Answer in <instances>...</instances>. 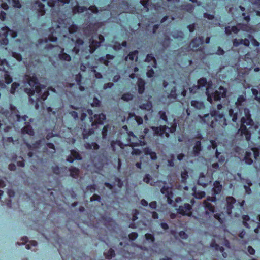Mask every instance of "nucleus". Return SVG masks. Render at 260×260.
<instances>
[{"mask_svg":"<svg viewBox=\"0 0 260 260\" xmlns=\"http://www.w3.org/2000/svg\"><path fill=\"white\" fill-rule=\"evenodd\" d=\"M25 79L29 86L31 87V88H25V92L30 97L33 96L35 92L38 95V98H37V102L35 105L36 108L38 109L39 108L38 102L46 100L49 95V92L48 90H46L40 96L42 89L45 88V86L40 84L35 74H33L32 76L26 74Z\"/></svg>","mask_w":260,"mask_h":260,"instance_id":"f257e3e1","label":"nucleus"},{"mask_svg":"<svg viewBox=\"0 0 260 260\" xmlns=\"http://www.w3.org/2000/svg\"><path fill=\"white\" fill-rule=\"evenodd\" d=\"M222 104L217 105V110H211L210 113L205 115L202 119L203 122L207 125L213 128H219L221 126L226 125V120L223 113L219 110L222 108Z\"/></svg>","mask_w":260,"mask_h":260,"instance_id":"f03ea898","label":"nucleus"},{"mask_svg":"<svg viewBox=\"0 0 260 260\" xmlns=\"http://www.w3.org/2000/svg\"><path fill=\"white\" fill-rule=\"evenodd\" d=\"M244 112L245 117H242L241 119V126L238 133L242 138L249 141L251 137V134L249 130L254 124V122L251 118V115L249 109L246 107H243L239 112Z\"/></svg>","mask_w":260,"mask_h":260,"instance_id":"7ed1b4c3","label":"nucleus"},{"mask_svg":"<svg viewBox=\"0 0 260 260\" xmlns=\"http://www.w3.org/2000/svg\"><path fill=\"white\" fill-rule=\"evenodd\" d=\"M87 113L89 115V123L92 126L98 124H102L106 120V115L103 113L94 114L93 116V111L91 109H88Z\"/></svg>","mask_w":260,"mask_h":260,"instance_id":"20e7f679","label":"nucleus"},{"mask_svg":"<svg viewBox=\"0 0 260 260\" xmlns=\"http://www.w3.org/2000/svg\"><path fill=\"white\" fill-rule=\"evenodd\" d=\"M145 136L142 135L140 136V139H138L133 132H131L128 133V143L129 145L134 147L138 146H144L146 142L144 140Z\"/></svg>","mask_w":260,"mask_h":260,"instance_id":"39448f33","label":"nucleus"},{"mask_svg":"<svg viewBox=\"0 0 260 260\" xmlns=\"http://www.w3.org/2000/svg\"><path fill=\"white\" fill-rule=\"evenodd\" d=\"M192 205L188 203H184L183 205L179 206L178 208H176L177 212L179 214L188 217H191L192 215Z\"/></svg>","mask_w":260,"mask_h":260,"instance_id":"423d86ee","label":"nucleus"},{"mask_svg":"<svg viewBox=\"0 0 260 260\" xmlns=\"http://www.w3.org/2000/svg\"><path fill=\"white\" fill-rule=\"evenodd\" d=\"M150 128L153 131L154 136H163L164 135H165L167 137L169 136V133L166 132L169 128L166 125H160L158 127L153 126L150 127Z\"/></svg>","mask_w":260,"mask_h":260,"instance_id":"0eeeda50","label":"nucleus"},{"mask_svg":"<svg viewBox=\"0 0 260 260\" xmlns=\"http://www.w3.org/2000/svg\"><path fill=\"white\" fill-rule=\"evenodd\" d=\"M162 194H165L167 198V202L169 204L172 205L173 203L172 198L173 193L171 188L168 186H164L160 189Z\"/></svg>","mask_w":260,"mask_h":260,"instance_id":"6e6552de","label":"nucleus"},{"mask_svg":"<svg viewBox=\"0 0 260 260\" xmlns=\"http://www.w3.org/2000/svg\"><path fill=\"white\" fill-rule=\"evenodd\" d=\"M212 180V177L206 176L203 173H201L198 180V184L203 187H206L211 182Z\"/></svg>","mask_w":260,"mask_h":260,"instance_id":"1a4fd4ad","label":"nucleus"},{"mask_svg":"<svg viewBox=\"0 0 260 260\" xmlns=\"http://www.w3.org/2000/svg\"><path fill=\"white\" fill-rule=\"evenodd\" d=\"M226 204L225 208L226 212L228 215L231 214L234 205L236 203L235 199L233 197H228L226 199Z\"/></svg>","mask_w":260,"mask_h":260,"instance_id":"9d476101","label":"nucleus"},{"mask_svg":"<svg viewBox=\"0 0 260 260\" xmlns=\"http://www.w3.org/2000/svg\"><path fill=\"white\" fill-rule=\"evenodd\" d=\"M226 89L222 86H220L218 90H216L213 94V99L214 101H219L221 98H224L226 95Z\"/></svg>","mask_w":260,"mask_h":260,"instance_id":"9b49d317","label":"nucleus"},{"mask_svg":"<svg viewBox=\"0 0 260 260\" xmlns=\"http://www.w3.org/2000/svg\"><path fill=\"white\" fill-rule=\"evenodd\" d=\"M2 31L0 37H8L10 36L12 38H15L17 36L16 31L10 29L8 26H4L1 28Z\"/></svg>","mask_w":260,"mask_h":260,"instance_id":"f8f14e48","label":"nucleus"},{"mask_svg":"<svg viewBox=\"0 0 260 260\" xmlns=\"http://www.w3.org/2000/svg\"><path fill=\"white\" fill-rule=\"evenodd\" d=\"M49 31L50 34L48 35V38H45L44 39H41L39 40V43H47L48 41L52 42H55L57 41V38L56 36L53 35V34L55 31V29L54 28L51 27L49 28Z\"/></svg>","mask_w":260,"mask_h":260,"instance_id":"ddd939ff","label":"nucleus"},{"mask_svg":"<svg viewBox=\"0 0 260 260\" xmlns=\"http://www.w3.org/2000/svg\"><path fill=\"white\" fill-rule=\"evenodd\" d=\"M204 42L203 37H198L193 38L190 42V46L192 48L197 49L200 45L203 44Z\"/></svg>","mask_w":260,"mask_h":260,"instance_id":"4468645a","label":"nucleus"},{"mask_svg":"<svg viewBox=\"0 0 260 260\" xmlns=\"http://www.w3.org/2000/svg\"><path fill=\"white\" fill-rule=\"evenodd\" d=\"M204 207L206 210L205 212L206 215H209L211 213L215 212V208L214 206L208 201H204Z\"/></svg>","mask_w":260,"mask_h":260,"instance_id":"2eb2a0df","label":"nucleus"},{"mask_svg":"<svg viewBox=\"0 0 260 260\" xmlns=\"http://www.w3.org/2000/svg\"><path fill=\"white\" fill-rule=\"evenodd\" d=\"M57 46L58 47V49L60 50V53L58 55L59 58L61 60L70 61L71 60V57L69 54L64 52V49L59 46Z\"/></svg>","mask_w":260,"mask_h":260,"instance_id":"dca6fc26","label":"nucleus"},{"mask_svg":"<svg viewBox=\"0 0 260 260\" xmlns=\"http://www.w3.org/2000/svg\"><path fill=\"white\" fill-rule=\"evenodd\" d=\"M89 51L90 53H93L101 45L100 42L94 40L92 38L89 40Z\"/></svg>","mask_w":260,"mask_h":260,"instance_id":"f3484780","label":"nucleus"},{"mask_svg":"<svg viewBox=\"0 0 260 260\" xmlns=\"http://www.w3.org/2000/svg\"><path fill=\"white\" fill-rule=\"evenodd\" d=\"M145 84L146 83L144 80L141 78H138L137 85L138 86V92L139 94H142L144 92Z\"/></svg>","mask_w":260,"mask_h":260,"instance_id":"a211bd4d","label":"nucleus"},{"mask_svg":"<svg viewBox=\"0 0 260 260\" xmlns=\"http://www.w3.org/2000/svg\"><path fill=\"white\" fill-rule=\"evenodd\" d=\"M222 186L220 182L216 180L213 183V187L212 188V191L214 195L219 194L222 190Z\"/></svg>","mask_w":260,"mask_h":260,"instance_id":"6ab92c4d","label":"nucleus"},{"mask_svg":"<svg viewBox=\"0 0 260 260\" xmlns=\"http://www.w3.org/2000/svg\"><path fill=\"white\" fill-rule=\"evenodd\" d=\"M35 5L37 8L38 14L39 16H43L45 13V5L41 2L37 1L35 3Z\"/></svg>","mask_w":260,"mask_h":260,"instance_id":"aec40b11","label":"nucleus"},{"mask_svg":"<svg viewBox=\"0 0 260 260\" xmlns=\"http://www.w3.org/2000/svg\"><path fill=\"white\" fill-rule=\"evenodd\" d=\"M246 101V98L243 95H239L237 100V101L235 102V105L236 107L240 111L243 107H244V103Z\"/></svg>","mask_w":260,"mask_h":260,"instance_id":"412c9836","label":"nucleus"},{"mask_svg":"<svg viewBox=\"0 0 260 260\" xmlns=\"http://www.w3.org/2000/svg\"><path fill=\"white\" fill-rule=\"evenodd\" d=\"M197 83L198 84L197 86L200 89L202 87H205L206 85H207L208 87H209L211 85L212 82L211 81L207 82L206 78L202 77L198 79Z\"/></svg>","mask_w":260,"mask_h":260,"instance_id":"4be33fe9","label":"nucleus"},{"mask_svg":"<svg viewBox=\"0 0 260 260\" xmlns=\"http://www.w3.org/2000/svg\"><path fill=\"white\" fill-rule=\"evenodd\" d=\"M21 133L22 134H28L30 136H34L35 135V132L30 124L23 127L21 129Z\"/></svg>","mask_w":260,"mask_h":260,"instance_id":"5701e85b","label":"nucleus"},{"mask_svg":"<svg viewBox=\"0 0 260 260\" xmlns=\"http://www.w3.org/2000/svg\"><path fill=\"white\" fill-rule=\"evenodd\" d=\"M95 24L89 23L87 26L83 28V32L86 36H90L94 31Z\"/></svg>","mask_w":260,"mask_h":260,"instance_id":"b1692460","label":"nucleus"},{"mask_svg":"<svg viewBox=\"0 0 260 260\" xmlns=\"http://www.w3.org/2000/svg\"><path fill=\"white\" fill-rule=\"evenodd\" d=\"M132 118L135 120L138 125L143 124V120L141 117L137 116L135 113H129L127 120H130Z\"/></svg>","mask_w":260,"mask_h":260,"instance_id":"393cba45","label":"nucleus"},{"mask_svg":"<svg viewBox=\"0 0 260 260\" xmlns=\"http://www.w3.org/2000/svg\"><path fill=\"white\" fill-rule=\"evenodd\" d=\"M145 61L147 62L153 61V63L152 64V67L155 68L157 67V60L152 54H147L146 56Z\"/></svg>","mask_w":260,"mask_h":260,"instance_id":"a878e982","label":"nucleus"},{"mask_svg":"<svg viewBox=\"0 0 260 260\" xmlns=\"http://www.w3.org/2000/svg\"><path fill=\"white\" fill-rule=\"evenodd\" d=\"M139 107L141 110L150 111L152 108V104L151 102L148 101L145 103L140 104Z\"/></svg>","mask_w":260,"mask_h":260,"instance_id":"bb28decb","label":"nucleus"},{"mask_svg":"<svg viewBox=\"0 0 260 260\" xmlns=\"http://www.w3.org/2000/svg\"><path fill=\"white\" fill-rule=\"evenodd\" d=\"M69 171L70 172V176L74 178H78L79 175L80 170L78 168L75 167H71L69 168Z\"/></svg>","mask_w":260,"mask_h":260,"instance_id":"cd10ccee","label":"nucleus"},{"mask_svg":"<svg viewBox=\"0 0 260 260\" xmlns=\"http://www.w3.org/2000/svg\"><path fill=\"white\" fill-rule=\"evenodd\" d=\"M190 104L192 107L198 110H201L204 107V104L203 102L201 101L192 100Z\"/></svg>","mask_w":260,"mask_h":260,"instance_id":"c85d7f7f","label":"nucleus"},{"mask_svg":"<svg viewBox=\"0 0 260 260\" xmlns=\"http://www.w3.org/2000/svg\"><path fill=\"white\" fill-rule=\"evenodd\" d=\"M202 150L201 142L200 141H197L195 142L194 147L193 148V153L195 155H198Z\"/></svg>","mask_w":260,"mask_h":260,"instance_id":"c756f323","label":"nucleus"},{"mask_svg":"<svg viewBox=\"0 0 260 260\" xmlns=\"http://www.w3.org/2000/svg\"><path fill=\"white\" fill-rule=\"evenodd\" d=\"M138 54V50H134L133 51L129 52L128 56L125 57V60L127 61V59L128 58L129 60H131V61H133L134 59H135V61H137Z\"/></svg>","mask_w":260,"mask_h":260,"instance_id":"7c9ffc66","label":"nucleus"},{"mask_svg":"<svg viewBox=\"0 0 260 260\" xmlns=\"http://www.w3.org/2000/svg\"><path fill=\"white\" fill-rule=\"evenodd\" d=\"M213 149H217V145L215 143L212 144ZM215 156L216 158L218 160V161L220 162H223L225 160V157L224 155H222L221 153L219 152L217 149L216 150L215 152Z\"/></svg>","mask_w":260,"mask_h":260,"instance_id":"2f4dec72","label":"nucleus"},{"mask_svg":"<svg viewBox=\"0 0 260 260\" xmlns=\"http://www.w3.org/2000/svg\"><path fill=\"white\" fill-rule=\"evenodd\" d=\"M84 146L88 150H98L100 148L99 145L95 142H92L91 143L86 142L84 144Z\"/></svg>","mask_w":260,"mask_h":260,"instance_id":"473e14b6","label":"nucleus"},{"mask_svg":"<svg viewBox=\"0 0 260 260\" xmlns=\"http://www.w3.org/2000/svg\"><path fill=\"white\" fill-rule=\"evenodd\" d=\"M251 155L250 152L246 151L245 153L244 160L247 165H251L253 162V159L251 158Z\"/></svg>","mask_w":260,"mask_h":260,"instance_id":"72a5a7b5","label":"nucleus"},{"mask_svg":"<svg viewBox=\"0 0 260 260\" xmlns=\"http://www.w3.org/2000/svg\"><path fill=\"white\" fill-rule=\"evenodd\" d=\"M194 9L193 5L190 3H187L181 6V9L189 13H192Z\"/></svg>","mask_w":260,"mask_h":260,"instance_id":"f704fd0d","label":"nucleus"},{"mask_svg":"<svg viewBox=\"0 0 260 260\" xmlns=\"http://www.w3.org/2000/svg\"><path fill=\"white\" fill-rule=\"evenodd\" d=\"M245 183L247 185H244V188L245 190V192L247 194H250L251 193V189L250 188V186H252V183L251 181L249 179H246L245 181Z\"/></svg>","mask_w":260,"mask_h":260,"instance_id":"c9c22d12","label":"nucleus"},{"mask_svg":"<svg viewBox=\"0 0 260 260\" xmlns=\"http://www.w3.org/2000/svg\"><path fill=\"white\" fill-rule=\"evenodd\" d=\"M111 147L113 151H116V145H118L120 148H123V143L119 140H112L111 142Z\"/></svg>","mask_w":260,"mask_h":260,"instance_id":"e433bc0d","label":"nucleus"},{"mask_svg":"<svg viewBox=\"0 0 260 260\" xmlns=\"http://www.w3.org/2000/svg\"><path fill=\"white\" fill-rule=\"evenodd\" d=\"M104 255L106 259H111L115 257V252L113 249L110 248L107 253H104Z\"/></svg>","mask_w":260,"mask_h":260,"instance_id":"4c0bfd02","label":"nucleus"},{"mask_svg":"<svg viewBox=\"0 0 260 260\" xmlns=\"http://www.w3.org/2000/svg\"><path fill=\"white\" fill-rule=\"evenodd\" d=\"M229 114L230 117L232 118V120L233 122H236L238 118V112H235L234 110L231 108L229 110Z\"/></svg>","mask_w":260,"mask_h":260,"instance_id":"58836bf2","label":"nucleus"},{"mask_svg":"<svg viewBox=\"0 0 260 260\" xmlns=\"http://www.w3.org/2000/svg\"><path fill=\"white\" fill-rule=\"evenodd\" d=\"M57 1L64 4H69L70 2V0H49L48 1V5L51 7H53L55 5Z\"/></svg>","mask_w":260,"mask_h":260,"instance_id":"ea45409f","label":"nucleus"},{"mask_svg":"<svg viewBox=\"0 0 260 260\" xmlns=\"http://www.w3.org/2000/svg\"><path fill=\"white\" fill-rule=\"evenodd\" d=\"M133 99V95L130 92H126L122 94L121 99L124 101L128 102Z\"/></svg>","mask_w":260,"mask_h":260,"instance_id":"a19ab883","label":"nucleus"},{"mask_svg":"<svg viewBox=\"0 0 260 260\" xmlns=\"http://www.w3.org/2000/svg\"><path fill=\"white\" fill-rule=\"evenodd\" d=\"M71 155L76 160H82V157L79 153L75 150H71Z\"/></svg>","mask_w":260,"mask_h":260,"instance_id":"79ce46f5","label":"nucleus"},{"mask_svg":"<svg viewBox=\"0 0 260 260\" xmlns=\"http://www.w3.org/2000/svg\"><path fill=\"white\" fill-rule=\"evenodd\" d=\"M93 133V131L92 128H89L88 130L84 129L82 132V135L83 139H87L89 136L92 135Z\"/></svg>","mask_w":260,"mask_h":260,"instance_id":"37998d69","label":"nucleus"},{"mask_svg":"<svg viewBox=\"0 0 260 260\" xmlns=\"http://www.w3.org/2000/svg\"><path fill=\"white\" fill-rule=\"evenodd\" d=\"M2 141L4 146H7L8 144H14L13 138L12 137H7L6 138L3 137Z\"/></svg>","mask_w":260,"mask_h":260,"instance_id":"c03bdc74","label":"nucleus"},{"mask_svg":"<svg viewBox=\"0 0 260 260\" xmlns=\"http://www.w3.org/2000/svg\"><path fill=\"white\" fill-rule=\"evenodd\" d=\"M4 79H5V82L7 84H10L11 83H12V82L13 81L12 78L8 74V72L7 71H6L5 73L4 74Z\"/></svg>","mask_w":260,"mask_h":260,"instance_id":"a18cd8bd","label":"nucleus"},{"mask_svg":"<svg viewBox=\"0 0 260 260\" xmlns=\"http://www.w3.org/2000/svg\"><path fill=\"white\" fill-rule=\"evenodd\" d=\"M19 86L20 84L17 82L13 83L11 85L10 92L12 94H14L16 92V89L18 88L19 87Z\"/></svg>","mask_w":260,"mask_h":260,"instance_id":"49530a36","label":"nucleus"},{"mask_svg":"<svg viewBox=\"0 0 260 260\" xmlns=\"http://www.w3.org/2000/svg\"><path fill=\"white\" fill-rule=\"evenodd\" d=\"M193 191H194V195L195 198L197 199H202L204 198L205 196V193L204 191H199L197 192L196 191V188L195 187L193 188Z\"/></svg>","mask_w":260,"mask_h":260,"instance_id":"de8ad7c7","label":"nucleus"},{"mask_svg":"<svg viewBox=\"0 0 260 260\" xmlns=\"http://www.w3.org/2000/svg\"><path fill=\"white\" fill-rule=\"evenodd\" d=\"M243 219V224L247 228H249L250 226L247 223V221H249L250 217L248 215H244L242 216Z\"/></svg>","mask_w":260,"mask_h":260,"instance_id":"09e8293b","label":"nucleus"},{"mask_svg":"<svg viewBox=\"0 0 260 260\" xmlns=\"http://www.w3.org/2000/svg\"><path fill=\"white\" fill-rule=\"evenodd\" d=\"M158 115H159L160 118L162 120L165 122H168V117L165 111H160L158 112Z\"/></svg>","mask_w":260,"mask_h":260,"instance_id":"8fccbe9b","label":"nucleus"},{"mask_svg":"<svg viewBox=\"0 0 260 260\" xmlns=\"http://www.w3.org/2000/svg\"><path fill=\"white\" fill-rule=\"evenodd\" d=\"M78 27L76 24H72L68 28V31L70 34H73L77 31Z\"/></svg>","mask_w":260,"mask_h":260,"instance_id":"3c124183","label":"nucleus"},{"mask_svg":"<svg viewBox=\"0 0 260 260\" xmlns=\"http://www.w3.org/2000/svg\"><path fill=\"white\" fill-rule=\"evenodd\" d=\"M44 139L39 140L36 141L35 143H34L32 144L34 146V150L36 149L40 148L42 146V144H43V142H44Z\"/></svg>","mask_w":260,"mask_h":260,"instance_id":"603ef678","label":"nucleus"},{"mask_svg":"<svg viewBox=\"0 0 260 260\" xmlns=\"http://www.w3.org/2000/svg\"><path fill=\"white\" fill-rule=\"evenodd\" d=\"M181 177L182 181L183 182H185L186 181V180L188 177V172L186 170H184L183 171H182L181 172Z\"/></svg>","mask_w":260,"mask_h":260,"instance_id":"864d4df0","label":"nucleus"},{"mask_svg":"<svg viewBox=\"0 0 260 260\" xmlns=\"http://www.w3.org/2000/svg\"><path fill=\"white\" fill-rule=\"evenodd\" d=\"M169 97L176 99L177 98V94L176 93V88L174 86L171 90L170 93L169 95Z\"/></svg>","mask_w":260,"mask_h":260,"instance_id":"5fc2aeb1","label":"nucleus"},{"mask_svg":"<svg viewBox=\"0 0 260 260\" xmlns=\"http://www.w3.org/2000/svg\"><path fill=\"white\" fill-rule=\"evenodd\" d=\"M206 94L207 96V101L208 102H209L210 103H212L213 102V99H213V93H209L208 87L206 88Z\"/></svg>","mask_w":260,"mask_h":260,"instance_id":"6e6d98bb","label":"nucleus"},{"mask_svg":"<svg viewBox=\"0 0 260 260\" xmlns=\"http://www.w3.org/2000/svg\"><path fill=\"white\" fill-rule=\"evenodd\" d=\"M145 237L146 240L150 241L153 243L155 241V238L153 234L150 233H146L145 235Z\"/></svg>","mask_w":260,"mask_h":260,"instance_id":"4d7b16f0","label":"nucleus"},{"mask_svg":"<svg viewBox=\"0 0 260 260\" xmlns=\"http://www.w3.org/2000/svg\"><path fill=\"white\" fill-rule=\"evenodd\" d=\"M82 76L80 73H78L75 75V80L77 85L82 84Z\"/></svg>","mask_w":260,"mask_h":260,"instance_id":"13d9d810","label":"nucleus"},{"mask_svg":"<svg viewBox=\"0 0 260 260\" xmlns=\"http://www.w3.org/2000/svg\"><path fill=\"white\" fill-rule=\"evenodd\" d=\"M221 213H216L214 214V217L218 221L220 224H222L224 223V219L221 217Z\"/></svg>","mask_w":260,"mask_h":260,"instance_id":"bf43d9fd","label":"nucleus"},{"mask_svg":"<svg viewBox=\"0 0 260 260\" xmlns=\"http://www.w3.org/2000/svg\"><path fill=\"white\" fill-rule=\"evenodd\" d=\"M140 2L147 11L149 10V0H140Z\"/></svg>","mask_w":260,"mask_h":260,"instance_id":"052dcab7","label":"nucleus"},{"mask_svg":"<svg viewBox=\"0 0 260 260\" xmlns=\"http://www.w3.org/2000/svg\"><path fill=\"white\" fill-rule=\"evenodd\" d=\"M108 125L104 126L102 131V138L103 139H106L107 138V136L108 135Z\"/></svg>","mask_w":260,"mask_h":260,"instance_id":"680f3d73","label":"nucleus"},{"mask_svg":"<svg viewBox=\"0 0 260 260\" xmlns=\"http://www.w3.org/2000/svg\"><path fill=\"white\" fill-rule=\"evenodd\" d=\"M37 244H38V243L37 241H36L35 240H31V241H29V244H27L26 245L25 248L27 249H30L31 246L36 247L37 245Z\"/></svg>","mask_w":260,"mask_h":260,"instance_id":"e2e57ef3","label":"nucleus"},{"mask_svg":"<svg viewBox=\"0 0 260 260\" xmlns=\"http://www.w3.org/2000/svg\"><path fill=\"white\" fill-rule=\"evenodd\" d=\"M175 156L174 154L170 155V159L168 160V165L170 167L174 166Z\"/></svg>","mask_w":260,"mask_h":260,"instance_id":"0e129e2a","label":"nucleus"},{"mask_svg":"<svg viewBox=\"0 0 260 260\" xmlns=\"http://www.w3.org/2000/svg\"><path fill=\"white\" fill-rule=\"evenodd\" d=\"M12 56L18 61H21L22 59V55L20 54L15 52H12Z\"/></svg>","mask_w":260,"mask_h":260,"instance_id":"69168bd1","label":"nucleus"},{"mask_svg":"<svg viewBox=\"0 0 260 260\" xmlns=\"http://www.w3.org/2000/svg\"><path fill=\"white\" fill-rule=\"evenodd\" d=\"M101 104L100 101L97 98H94L93 99L92 103L91 104V106L93 107H99Z\"/></svg>","mask_w":260,"mask_h":260,"instance_id":"338daca9","label":"nucleus"},{"mask_svg":"<svg viewBox=\"0 0 260 260\" xmlns=\"http://www.w3.org/2000/svg\"><path fill=\"white\" fill-rule=\"evenodd\" d=\"M199 89L197 85H193L192 87L189 88V92L190 94H194L197 93V90Z\"/></svg>","mask_w":260,"mask_h":260,"instance_id":"774afa93","label":"nucleus"}]
</instances>
